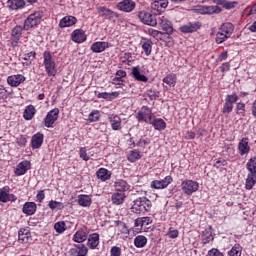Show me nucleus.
<instances>
[{"label":"nucleus","mask_w":256,"mask_h":256,"mask_svg":"<svg viewBox=\"0 0 256 256\" xmlns=\"http://www.w3.org/2000/svg\"><path fill=\"white\" fill-rule=\"evenodd\" d=\"M88 247H90V249H97V247H99V234L98 233H93V234L89 235Z\"/></svg>","instance_id":"nucleus-32"},{"label":"nucleus","mask_w":256,"mask_h":256,"mask_svg":"<svg viewBox=\"0 0 256 256\" xmlns=\"http://www.w3.org/2000/svg\"><path fill=\"white\" fill-rule=\"evenodd\" d=\"M23 27L17 25L15 26L12 31H11V43H12V47H17L19 41L21 40V37L23 35Z\"/></svg>","instance_id":"nucleus-12"},{"label":"nucleus","mask_w":256,"mask_h":256,"mask_svg":"<svg viewBox=\"0 0 256 256\" xmlns=\"http://www.w3.org/2000/svg\"><path fill=\"white\" fill-rule=\"evenodd\" d=\"M207 256H225L223 255V252L219 251L217 248H212L208 251Z\"/></svg>","instance_id":"nucleus-53"},{"label":"nucleus","mask_w":256,"mask_h":256,"mask_svg":"<svg viewBox=\"0 0 256 256\" xmlns=\"http://www.w3.org/2000/svg\"><path fill=\"white\" fill-rule=\"evenodd\" d=\"M138 18L144 25H150V27H156L157 25V17L145 10L138 13Z\"/></svg>","instance_id":"nucleus-7"},{"label":"nucleus","mask_w":256,"mask_h":256,"mask_svg":"<svg viewBox=\"0 0 256 256\" xmlns=\"http://www.w3.org/2000/svg\"><path fill=\"white\" fill-rule=\"evenodd\" d=\"M233 31H235V26H233L232 23H224L221 25V27L218 29V32L216 34V43L218 45H221V43H225L231 35H233Z\"/></svg>","instance_id":"nucleus-2"},{"label":"nucleus","mask_w":256,"mask_h":256,"mask_svg":"<svg viewBox=\"0 0 256 256\" xmlns=\"http://www.w3.org/2000/svg\"><path fill=\"white\" fill-rule=\"evenodd\" d=\"M43 19V11L38 10L32 14H30L27 19L24 21L23 29L25 31H29V29H33V27H37V25L41 24Z\"/></svg>","instance_id":"nucleus-4"},{"label":"nucleus","mask_w":256,"mask_h":256,"mask_svg":"<svg viewBox=\"0 0 256 256\" xmlns=\"http://www.w3.org/2000/svg\"><path fill=\"white\" fill-rule=\"evenodd\" d=\"M173 183V177L166 176L163 180H154L151 182L152 189H166Z\"/></svg>","instance_id":"nucleus-13"},{"label":"nucleus","mask_w":256,"mask_h":256,"mask_svg":"<svg viewBox=\"0 0 256 256\" xmlns=\"http://www.w3.org/2000/svg\"><path fill=\"white\" fill-rule=\"evenodd\" d=\"M78 249V256H87V253L89 252V249H87V246L83 244L77 245Z\"/></svg>","instance_id":"nucleus-48"},{"label":"nucleus","mask_w":256,"mask_h":256,"mask_svg":"<svg viewBox=\"0 0 256 256\" xmlns=\"http://www.w3.org/2000/svg\"><path fill=\"white\" fill-rule=\"evenodd\" d=\"M132 76L136 81H140L141 83H147V81H149L147 76L141 74V69H139V67L132 68Z\"/></svg>","instance_id":"nucleus-28"},{"label":"nucleus","mask_w":256,"mask_h":256,"mask_svg":"<svg viewBox=\"0 0 256 256\" xmlns=\"http://www.w3.org/2000/svg\"><path fill=\"white\" fill-rule=\"evenodd\" d=\"M156 25H159L165 31L166 35L173 34V24L165 16H158L156 18Z\"/></svg>","instance_id":"nucleus-10"},{"label":"nucleus","mask_w":256,"mask_h":256,"mask_svg":"<svg viewBox=\"0 0 256 256\" xmlns=\"http://www.w3.org/2000/svg\"><path fill=\"white\" fill-rule=\"evenodd\" d=\"M243 248L239 244H235L231 250L228 251V256H241Z\"/></svg>","instance_id":"nucleus-43"},{"label":"nucleus","mask_w":256,"mask_h":256,"mask_svg":"<svg viewBox=\"0 0 256 256\" xmlns=\"http://www.w3.org/2000/svg\"><path fill=\"white\" fill-rule=\"evenodd\" d=\"M198 29H201V23L199 21L189 22L180 27L181 33H195Z\"/></svg>","instance_id":"nucleus-17"},{"label":"nucleus","mask_w":256,"mask_h":256,"mask_svg":"<svg viewBox=\"0 0 256 256\" xmlns=\"http://www.w3.org/2000/svg\"><path fill=\"white\" fill-rule=\"evenodd\" d=\"M127 159L130 163H135V161H139V159H141V152L138 150H132L130 151Z\"/></svg>","instance_id":"nucleus-40"},{"label":"nucleus","mask_w":256,"mask_h":256,"mask_svg":"<svg viewBox=\"0 0 256 256\" xmlns=\"http://www.w3.org/2000/svg\"><path fill=\"white\" fill-rule=\"evenodd\" d=\"M17 9H23L25 7V0H14Z\"/></svg>","instance_id":"nucleus-61"},{"label":"nucleus","mask_w":256,"mask_h":256,"mask_svg":"<svg viewBox=\"0 0 256 256\" xmlns=\"http://www.w3.org/2000/svg\"><path fill=\"white\" fill-rule=\"evenodd\" d=\"M134 245L137 249H143L147 245V237L143 235H138L134 238Z\"/></svg>","instance_id":"nucleus-35"},{"label":"nucleus","mask_w":256,"mask_h":256,"mask_svg":"<svg viewBox=\"0 0 256 256\" xmlns=\"http://www.w3.org/2000/svg\"><path fill=\"white\" fill-rule=\"evenodd\" d=\"M230 68L231 64H229V62H225L221 65L220 71H222V73H226V71H229Z\"/></svg>","instance_id":"nucleus-62"},{"label":"nucleus","mask_w":256,"mask_h":256,"mask_svg":"<svg viewBox=\"0 0 256 256\" xmlns=\"http://www.w3.org/2000/svg\"><path fill=\"white\" fill-rule=\"evenodd\" d=\"M236 113L237 115H242L243 117H245V103H237L236 105Z\"/></svg>","instance_id":"nucleus-50"},{"label":"nucleus","mask_w":256,"mask_h":256,"mask_svg":"<svg viewBox=\"0 0 256 256\" xmlns=\"http://www.w3.org/2000/svg\"><path fill=\"white\" fill-rule=\"evenodd\" d=\"M161 4L159 3V0L157 1H154L152 4H151V9H152V13L154 16L156 17H161Z\"/></svg>","instance_id":"nucleus-42"},{"label":"nucleus","mask_w":256,"mask_h":256,"mask_svg":"<svg viewBox=\"0 0 256 256\" xmlns=\"http://www.w3.org/2000/svg\"><path fill=\"white\" fill-rule=\"evenodd\" d=\"M136 119L141 122L150 124L153 116L151 115V108L143 106L141 110L136 114Z\"/></svg>","instance_id":"nucleus-8"},{"label":"nucleus","mask_w":256,"mask_h":256,"mask_svg":"<svg viewBox=\"0 0 256 256\" xmlns=\"http://www.w3.org/2000/svg\"><path fill=\"white\" fill-rule=\"evenodd\" d=\"M65 227H66V224L63 221L57 222L54 224V229H55L56 233H64Z\"/></svg>","instance_id":"nucleus-46"},{"label":"nucleus","mask_w":256,"mask_h":256,"mask_svg":"<svg viewBox=\"0 0 256 256\" xmlns=\"http://www.w3.org/2000/svg\"><path fill=\"white\" fill-rule=\"evenodd\" d=\"M147 95L151 99V101H155V99H157V97H159V91H157L155 89H150L147 91Z\"/></svg>","instance_id":"nucleus-51"},{"label":"nucleus","mask_w":256,"mask_h":256,"mask_svg":"<svg viewBox=\"0 0 256 256\" xmlns=\"http://www.w3.org/2000/svg\"><path fill=\"white\" fill-rule=\"evenodd\" d=\"M221 11V9L219 8V6H208L206 8V13H209L210 15L213 13H219Z\"/></svg>","instance_id":"nucleus-55"},{"label":"nucleus","mask_w":256,"mask_h":256,"mask_svg":"<svg viewBox=\"0 0 256 256\" xmlns=\"http://www.w3.org/2000/svg\"><path fill=\"white\" fill-rule=\"evenodd\" d=\"M233 111V104H230L229 102L225 101L223 108H222V113L224 115H229Z\"/></svg>","instance_id":"nucleus-47"},{"label":"nucleus","mask_w":256,"mask_h":256,"mask_svg":"<svg viewBox=\"0 0 256 256\" xmlns=\"http://www.w3.org/2000/svg\"><path fill=\"white\" fill-rule=\"evenodd\" d=\"M7 6L9 7V9H11L12 11H17V6L15 4V0H8L7 1Z\"/></svg>","instance_id":"nucleus-63"},{"label":"nucleus","mask_w":256,"mask_h":256,"mask_svg":"<svg viewBox=\"0 0 256 256\" xmlns=\"http://www.w3.org/2000/svg\"><path fill=\"white\" fill-rule=\"evenodd\" d=\"M98 14L100 17H104V19H109V21H113V17H119V14L105 6H100L97 8Z\"/></svg>","instance_id":"nucleus-14"},{"label":"nucleus","mask_w":256,"mask_h":256,"mask_svg":"<svg viewBox=\"0 0 256 256\" xmlns=\"http://www.w3.org/2000/svg\"><path fill=\"white\" fill-rule=\"evenodd\" d=\"M25 76L21 74L12 75L7 78V83L11 87H19L21 83H25Z\"/></svg>","instance_id":"nucleus-20"},{"label":"nucleus","mask_w":256,"mask_h":256,"mask_svg":"<svg viewBox=\"0 0 256 256\" xmlns=\"http://www.w3.org/2000/svg\"><path fill=\"white\" fill-rule=\"evenodd\" d=\"M73 240L75 243H83V241H87V233L83 230H79L74 234Z\"/></svg>","instance_id":"nucleus-38"},{"label":"nucleus","mask_w":256,"mask_h":256,"mask_svg":"<svg viewBox=\"0 0 256 256\" xmlns=\"http://www.w3.org/2000/svg\"><path fill=\"white\" fill-rule=\"evenodd\" d=\"M151 223H153V219H151V217L137 218L135 220V227H140L141 231H147Z\"/></svg>","instance_id":"nucleus-19"},{"label":"nucleus","mask_w":256,"mask_h":256,"mask_svg":"<svg viewBox=\"0 0 256 256\" xmlns=\"http://www.w3.org/2000/svg\"><path fill=\"white\" fill-rule=\"evenodd\" d=\"M181 188L185 195H193V193L199 191V182L193 180H184L181 183Z\"/></svg>","instance_id":"nucleus-6"},{"label":"nucleus","mask_w":256,"mask_h":256,"mask_svg":"<svg viewBox=\"0 0 256 256\" xmlns=\"http://www.w3.org/2000/svg\"><path fill=\"white\" fill-rule=\"evenodd\" d=\"M111 256H121V248L117 247V246H113L111 248Z\"/></svg>","instance_id":"nucleus-58"},{"label":"nucleus","mask_w":256,"mask_h":256,"mask_svg":"<svg viewBox=\"0 0 256 256\" xmlns=\"http://www.w3.org/2000/svg\"><path fill=\"white\" fill-rule=\"evenodd\" d=\"M225 101L233 105L234 103H237V101H239V96H237V94L235 93L227 95Z\"/></svg>","instance_id":"nucleus-49"},{"label":"nucleus","mask_w":256,"mask_h":256,"mask_svg":"<svg viewBox=\"0 0 256 256\" xmlns=\"http://www.w3.org/2000/svg\"><path fill=\"white\" fill-rule=\"evenodd\" d=\"M18 241L20 243H33V237L31 236V229L29 227L21 228L18 231Z\"/></svg>","instance_id":"nucleus-11"},{"label":"nucleus","mask_w":256,"mask_h":256,"mask_svg":"<svg viewBox=\"0 0 256 256\" xmlns=\"http://www.w3.org/2000/svg\"><path fill=\"white\" fill-rule=\"evenodd\" d=\"M80 157L83 161H89V155H87V150L85 148L80 149Z\"/></svg>","instance_id":"nucleus-59"},{"label":"nucleus","mask_w":256,"mask_h":256,"mask_svg":"<svg viewBox=\"0 0 256 256\" xmlns=\"http://www.w3.org/2000/svg\"><path fill=\"white\" fill-rule=\"evenodd\" d=\"M24 215H35L37 204L35 202H26L22 208Z\"/></svg>","instance_id":"nucleus-27"},{"label":"nucleus","mask_w":256,"mask_h":256,"mask_svg":"<svg viewBox=\"0 0 256 256\" xmlns=\"http://www.w3.org/2000/svg\"><path fill=\"white\" fill-rule=\"evenodd\" d=\"M249 151H251V146H249V138L244 137L238 143V153L239 155H249Z\"/></svg>","instance_id":"nucleus-18"},{"label":"nucleus","mask_w":256,"mask_h":256,"mask_svg":"<svg viewBox=\"0 0 256 256\" xmlns=\"http://www.w3.org/2000/svg\"><path fill=\"white\" fill-rule=\"evenodd\" d=\"M43 59L46 73H48L49 77H55L57 74V68L55 66V61L53 60L51 52L45 51L43 53Z\"/></svg>","instance_id":"nucleus-5"},{"label":"nucleus","mask_w":256,"mask_h":256,"mask_svg":"<svg viewBox=\"0 0 256 256\" xmlns=\"http://www.w3.org/2000/svg\"><path fill=\"white\" fill-rule=\"evenodd\" d=\"M0 201L2 203H8V201H17V196L14 194H9V186H5L4 188H0Z\"/></svg>","instance_id":"nucleus-16"},{"label":"nucleus","mask_w":256,"mask_h":256,"mask_svg":"<svg viewBox=\"0 0 256 256\" xmlns=\"http://www.w3.org/2000/svg\"><path fill=\"white\" fill-rule=\"evenodd\" d=\"M59 119V108L50 110L44 118L45 127L51 128L55 124V121Z\"/></svg>","instance_id":"nucleus-9"},{"label":"nucleus","mask_w":256,"mask_h":256,"mask_svg":"<svg viewBox=\"0 0 256 256\" xmlns=\"http://www.w3.org/2000/svg\"><path fill=\"white\" fill-rule=\"evenodd\" d=\"M91 203H93V200L89 195H78V205H80V207H91Z\"/></svg>","instance_id":"nucleus-31"},{"label":"nucleus","mask_w":256,"mask_h":256,"mask_svg":"<svg viewBox=\"0 0 256 256\" xmlns=\"http://www.w3.org/2000/svg\"><path fill=\"white\" fill-rule=\"evenodd\" d=\"M44 136L42 133H36L32 136L31 139V147L32 149H41V145H43Z\"/></svg>","instance_id":"nucleus-23"},{"label":"nucleus","mask_w":256,"mask_h":256,"mask_svg":"<svg viewBox=\"0 0 256 256\" xmlns=\"http://www.w3.org/2000/svg\"><path fill=\"white\" fill-rule=\"evenodd\" d=\"M100 117L99 110H93L88 116V121L95 123Z\"/></svg>","instance_id":"nucleus-44"},{"label":"nucleus","mask_w":256,"mask_h":256,"mask_svg":"<svg viewBox=\"0 0 256 256\" xmlns=\"http://www.w3.org/2000/svg\"><path fill=\"white\" fill-rule=\"evenodd\" d=\"M126 197L127 196H125V193L116 192L112 195L111 201H112L113 205H122V203H124Z\"/></svg>","instance_id":"nucleus-33"},{"label":"nucleus","mask_w":256,"mask_h":256,"mask_svg":"<svg viewBox=\"0 0 256 256\" xmlns=\"http://www.w3.org/2000/svg\"><path fill=\"white\" fill-rule=\"evenodd\" d=\"M23 59H24V61H30V63H31V61H33V59H35V52L31 51V52L24 54Z\"/></svg>","instance_id":"nucleus-57"},{"label":"nucleus","mask_w":256,"mask_h":256,"mask_svg":"<svg viewBox=\"0 0 256 256\" xmlns=\"http://www.w3.org/2000/svg\"><path fill=\"white\" fill-rule=\"evenodd\" d=\"M158 2L160 4V11L163 13V11L167 9V5H169V2H167L166 0H158Z\"/></svg>","instance_id":"nucleus-60"},{"label":"nucleus","mask_w":256,"mask_h":256,"mask_svg":"<svg viewBox=\"0 0 256 256\" xmlns=\"http://www.w3.org/2000/svg\"><path fill=\"white\" fill-rule=\"evenodd\" d=\"M226 165H227V160H225L223 158H219L214 163V167H216V169H219L220 167H225Z\"/></svg>","instance_id":"nucleus-52"},{"label":"nucleus","mask_w":256,"mask_h":256,"mask_svg":"<svg viewBox=\"0 0 256 256\" xmlns=\"http://www.w3.org/2000/svg\"><path fill=\"white\" fill-rule=\"evenodd\" d=\"M114 187L116 191L123 193L124 191H129L131 186L129 185V183H127V181L119 179L114 183Z\"/></svg>","instance_id":"nucleus-30"},{"label":"nucleus","mask_w":256,"mask_h":256,"mask_svg":"<svg viewBox=\"0 0 256 256\" xmlns=\"http://www.w3.org/2000/svg\"><path fill=\"white\" fill-rule=\"evenodd\" d=\"M98 99H107V101H111L113 97H111V93L109 92H101L97 95Z\"/></svg>","instance_id":"nucleus-54"},{"label":"nucleus","mask_w":256,"mask_h":256,"mask_svg":"<svg viewBox=\"0 0 256 256\" xmlns=\"http://www.w3.org/2000/svg\"><path fill=\"white\" fill-rule=\"evenodd\" d=\"M145 145H149V141L140 139V140L136 143V147H145Z\"/></svg>","instance_id":"nucleus-64"},{"label":"nucleus","mask_w":256,"mask_h":256,"mask_svg":"<svg viewBox=\"0 0 256 256\" xmlns=\"http://www.w3.org/2000/svg\"><path fill=\"white\" fill-rule=\"evenodd\" d=\"M97 177L101 181H109V179H111V172H109V170H107L105 168H100L97 171Z\"/></svg>","instance_id":"nucleus-36"},{"label":"nucleus","mask_w":256,"mask_h":256,"mask_svg":"<svg viewBox=\"0 0 256 256\" xmlns=\"http://www.w3.org/2000/svg\"><path fill=\"white\" fill-rule=\"evenodd\" d=\"M77 23V18L74 16H65L62 18L59 22V27L65 28V27H73Z\"/></svg>","instance_id":"nucleus-26"},{"label":"nucleus","mask_w":256,"mask_h":256,"mask_svg":"<svg viewBox=\"0 0 256 256\" xmlns=\"http://www.w3.org/2000/svg\"><path fill=\"white\" fill-rule=\"evenodd\" d=\"M151 207H153L151 200L147 197H140L133 201L132 211L133 213L140 215V213H147L151 211Z\"/></svg>","instance_id":"nucleus-1"},{"label":"nucleus","mask_w":256,"mask_h":256,"mask_svg":"<svg viewBox=\"0 0 256 256\" xmlns=\"http://www.w3.org/2000/svg\"><path fill=\"white\" fill-rule=\"evenodd\" d=\"M111 44L109 42H94L91 45V51L93 53H103L105 49H109Z\"/></svg>","instance_id":"nucleus-21"},{"label":"nucleus","mask_w":256,"mask_h":256,"mask_svg":"<svg viewBox=\"0 0 256 256\" xmlns=\"http://www.w3.org/2000/svg\"><path fill=\"white\" fill-rule=\"evenodd\" d=\"M71 37L74 43H84V41H87V36L81 29L74 30L71 34Z\"/></svg>","instance_id":"nucleus-22"},{"label":"nucleus","mask_w":256,"mask_h":256,"mask_svg":"<svg viewBox=\"0 0 256 256\" xmlns=\"http://www.w3.org/2000/svg\"><path fill=\"white\" fill-rule=\"evenodd\" d=\"M29 169H31V162L28 160H23L16 166L14 173L16 177H21V175H25Z\"/></svg>","instance_id":"nucleus-15"},{"label":"nucleus","mask_w":256,"mask_h":256,"mask_svg":"<svg viewBox=\"0 0 256 256\" xmlns=\"http://www.w3.org/2000/svg\"><path fill=\"white\" fill-rule=\"evenodd\" d=\"M246 169L249 171L246 179V189L251 190L256 183V157L248 160Z\"/></svg>","instance_id":"nucleus-3"},{"label":"nucleus","mask_w":256,"mask_h":256,"mask_svg":"<svg viewBox=\"0 0 256 256\" xmlns=\"http://www.w3.org/2000/svg\"><path fill=\"white\" fill-rule=\"evenodd\" d=\"M35 116V106L33 105H29L26 107V109L24 110V119H26V121H31V119H33V117Z\"/></svg>","instance_id":"nucleus-37"},{"label":"nucleus","mask_w":256,"mask_h":256,"mask_svg":"<svg viewBox=\"0 0 256 256\" xmlns=\"http://www.w3.org/2000/svg\"><path fill=\"white\" fill-rule=\"evenodd\" d=\"M109 121L113 131H119V129H121V118L118 115L110 116Z\"/></svg>","instance_id":"nucleus-34"},{"label":"nucleus","mask_w":256,"mask_h":256,"mask_svg":"<svg viewBox=\"0 0 256 256\" xmlns=\"http://www.w3.org/2000/svg\"><path fill=\"white\" fill-rule=\"evenodd\" d=\"M215 236H213V228L210 226L202 233V243L203 245H207L210 241H213Z\"/></svg>","instance_id":"nucleus-29"},{"label":"nucleus","mask_w":256,"mask_h":256,"mask_svg":"<svg viewBox=\"0 0 256 256\" xmlns=\"http://www.w3.org/2000/svg\"><path fill=\"white\" fill-rule=\"evenodd\" d=\"M148 35H150L154 39L159 40V39H161V35H163V32L151 28V29L148 30Z\"/></svg>","instance_id":"nucleus-45"},{"label":"nucleus","mask_w":256,"mask_h":256,"mask_svg":"<svg viewBox=\"0 0 256 256\" xmlns=\"http://www.w3.org/2000/svg\"><path fill=\"white\" fill-rule=\"evenodd\" d=\"M163 83L168 85L169 87H175L177 84V77L175 74H168L166 77L163 78Z\"/></svg>","instance_id":"nucleus-39"},{"label":"nucleus","mask_w":256,"mask_h":256,"mask_svg":"<svg viewBox=\"0 0 256 256\" xmlns=\"http://www.w3.org/2000/svg\"><path fill=\"white\" fill-rule=\"evenodd\" d=\"M48 207L52 211H61V209H63V207H65V206L63 205V202H58V201H55V200H51L48 203Z\"/></svg>","instance_id":"nucleus-41"},{"label":"nucleus","mask_w":256,"mask_h":256,"mask_svg":"<svg viewBox=\"0 0 256 256\" xmlns=\"http://www.w3.org/2000/svg\"><path fill=\"white\" fill-rule=\"evenodd\" d=\"M149 125L153 126L156 131H165L167 129V123L161 118L152 119Z\"/></svg>","instance_id":"nucleus-24"},{"label":"nucleus","mask_w":256,"mask_h":256,"mask_svg":"<svg viewBox=\"0 0 256 256\" xmlns=\"http://www.w3.org/2000/svg\"><path fill=\"white\" fill-rule=\"evenodd\" d=\"M236 5H237V2H231L228 0H224V4L222 7H224V9H235Z\"/></svg>","instance_id":"nucleus-56"},{"label":"nucleus","mask_w":256,"mask_h":256,"mask_svg":"<svg viewBox=\"0 0 256 256\" xmlns=\"http://www.w3.org/2000/svg\"><path fill=\"white\" fill-rule=\"evenodd\" d=\"M141 45L145 56L149 57V55H151V51H153V41L148 38H142Z\"/></svg>","instance_id":"nucleus-25"}]
</instances>
